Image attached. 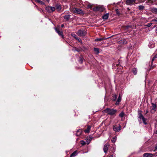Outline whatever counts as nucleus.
I'll list each match as a JSON object with an SVG mask.
<instances>
[{"label": "nucleus", "instance_id": "1", "mask_svg": "<svg viewBox=\"0 0 157 157\" xmlns=\"http://www.w3.org/2000/svg\"><path fill=\"white\" fill-rule=\"evenodd\" d=\"M117 112L116 109L107 108L103 111V113H107L109 115L113 116Z\"/></svg>", "mask_w": 157, "mask_h": 157}, {"label": "nucleus", "instance_id": "2", "mask_svg": "<svg viewBox=\"0 0 157 157\" xmlns=\"http://www.w3.org/2000/svg\"><path fill=\"white\" fill-rule=\"evenodd\" d=\"M72 11L73 13H76L78 14H82L83 13V11L80 9L73 8L72 9Z\"/></svg>", "mask_w": 157, "mask_h": 157}, {"label": "nucleus", "instance_id": "3", "mask_svg": "<svg viewBox=\"0 0 157 157\" xmlns=\"http://www.w3.org/2000/svg\"><path fill=\"white\" fill-rule=\"evenodd\" d=\"M77 34L79 36H84L86 34V32L84 30L80 29L78 30Z\"/></svg>", "mask_w": 157, "mask_h": 157}, {"label": "nucleus", "instance_id": "4", "mask_svg": "<svg viewBox=\"0 0 157 157\" xmlns=\"http://www.w3.org/2000/svg\"><path fill=\"white\" fill-rule=\"evenodd\" d=\"M45 9L48 13H51L55 10V8L53 6H48L46 7Z\"/></svg>", "mask_w": 157, "mask_h": 157}, {"label": "nucleus", "instance_id": "5", "mask_svg": "<svg viewBox=\"0 0 157 157\" xmlns=\"http://www.w3.org/2000/svg\"><path fill=\"white\" fill-rule=\"evenodd\" d=\"M93 10L94 11H99L100 12H103L104 10V8L103 7L98 6L93 8Z\"/></svg>", "mask_w": 157, "mask_h": 157}, {"label": "nucleus", "instance_id": "6", "mask_svg": "<svg viewBox=\"0 0 157 157\" xmlns=\"http://www.w3.org/2000/svg\"><path fill=\"white\" fill-rule=\"evenodd\" d=\"M55 29L59 36H61L62 38H63L64 36L63 35V33L62 31H60L59 28H55Z\"/></svg>", "mask_w": 157, "mask_h": 157}, {"label": "nucleus", "instance_id": "7", "mask_svg": "<svg viewBox=\"0 0 157 157\" xmlns=\"http://www.w3.org/2000/svg\"><path fill=\"white\" fill-rule=\"evenodd\" d=\"M109 144L108 143L106 144L103 147V151L105 153H107Z\"/></svg>", "mask_w": 157, "mask_h": 157}, {"label": "nucleus", "instance_id": "8", "mask_svg": "<svg viewBox=\"0 0 157 157\" xmlns=\"http://www.w3.org/2000/svg\"><path fill=\"white\" fill-rule=\"evenodd\" d=\"M121 127L119 125V126H117V125H114L113 126V129L114 131L116 132H119L121 130Z\"/></svg>", "mask_w": 157, "mask_h": 157}, {"label": "nucleus", "instance_id": "9", "mask_svg": "<svg viewBox=\"0 0 157 157\" xmlns=\"http://www.w3.org/2000/svg\"><path fill=\"white\" fill-rule=\"evenodd\" d=\"M136 0H127L126 3L128 5L133 4L135 2Z\"/></svg>", "mask_w": 157, "mask_h": 157}, {"label": "nucleus", "instance_id": "10", "mask_svg": "<svg viewBox=\"0 0 157 157\" xmlns=\"http://www.w3.org/2000/svg\"><path fill=\"white\" fill-rule=\"evenodd\" d=\"M121 98L120 96V95H119L118 99L116 102L115 105H118L119 104V102L121 101Z\"/></svg>", "mask_w": 157, "mask_h": 157}, {"label": "nucleus", "instance_id": "11", "mask_svg": "<svg viewBox=\"0 0 157 157\" xmlns=\"http://www.w3.org/2000/svg\"><path fill=\"white\" fill-rule=\"evenodd\" d=\"M153 154L151 153H144L143 155V157H152Z\"/></svg>", "mask_w": 157, "mask_h": 157}, {"label": "nucleus", "instance_id": "12", "mask_svg": "<svg viewBox=\"0 0 157 157\" xmlns=\"http://www.w3.org/2000/svg\"><path fill=\"white\" fill-rule=\"evenodd\" d=\"M91 127L90 125H88L87 128L84 130V132L85 133H89L90 132V130Z\"/></svg>", "mask_w": 157, "mask_h": 157}, {"label": "nucleus", "instance_id": "13", "mask_svg": "<svg viewBox=\"0 0 157 157\" xmlns=\"http://www.w3.org/2000/svg\"><path fill=\"white\" fill-rule=\"evenodd\" d=\"M109 17V14L108 13H106L102 16V18L104 20L107 19Z\"/></svg>", "mask_w": 157, "mask_h": 157}, {"label": "nucleus", "instance_id": "14", "mask_svg": "<svg viewBox=\"0 0 157 157\" xmlns=\"http://www.w3.org/2000/svg\"><path fill=\"white\" fill-rule=\"evenodd\" d=\"M116 150V148L114 146L112 148H111L109 152L110 153H114Z\"/></svg>", "mask_w": 157, "mask_h": 157}, {"label": "nucleus", "instance_id": "15", "mask_svg": "<svg viewBox=\"0 0 157 157\" xmlns=\"http://www.w3.org/2000/svg\"><path fill=\"white\" fill-rule=\"evenodd\" d=\"M132 72L134 75H136L137 74V70L136 68H133L132 70Z\"/></svg>", "mask_w": 157, "mask_h": 157}, {"label": "nucleus", "instance_id": "16", "mask_svg": "<svg viewBox=\"0 0 157 157\" xmlns=\"http://www.w3.org/2000/svg\"><path fill=\"white\" fill-rule=\"evenodd\" d=\"M63 18L66 21H68L70 18V15H66L63 17Z\"/></svg>", "mask_w": 157, "mask_h": 157}, {"label": "nucleus", "instance_id": "17", "mask_svg": "<svg viewBox=\"0 0 157 157\" xmlns=\"http://www.w3.org/2000/svg\"><path fill=\"white\" fill-rule=\"evenodd\" d=\"M82 132L81 130L79 129L77 131L76 135L77 136H79L81 134Z\"/></svg>", "mask_w": 157, "mask_h": 157}, {"label": "nucleus", "instance_id": "18", "mask_svg": "<svg viewBox=\"0 0 157 157\" xmlns=\"http://www.w3.org/2000/svg\"><path fill=\"white\" fill-rule=\"evenodd\" d=\"M77 155V152L76 151H74L70 155V157H74Z\"/></svg>", "mask_w": 157, "mask_h": 157}, {"label": "nucleus", "instance_id": "19", "mask_svg": "<svg viewBox=\"0 0 157 157\" xmlns=\"http://www.w3.org/2000/svg\"><path fill=\"white\" fill-rule=\"evenodd\" d=\"M71 36L77 40L78 37L77 36V35L75 34L74 33H72L71 34Z\"/></svg>", "mask_w": 157, "mask_h": 157}, {"label": "nucleus", "instance_id": "20", "mask_svg": "<svg viewBox=\"0 0 157 157\" xmlns=\"http://www.w3.org/2000/svg\"><path fill=\"white\" fill-rule=\"evenodd\" d=\"M138 9L139 10H142L144 8V6L142 5H140L138 6Z\"/></svg>", "mask_w": 157, "mask_h": 157}, {"label": "nucleus", "instance_id": "21", "mask_svg": "<svg viewBox=\"0 0 157 157\" xmlns=\"http://www.w3.org/2000/svg\"><path fill=\"white\" fill-rule=\"evenodd\" d=\"M151 104L152 105V109L155 111L156 109V105L155 104H154L153 103H152Z\"/></svg>", "mask_w": 157, "mask_h": 157}, {"label": "nucleus", "instance_id": "22", "mask_svg": "<svg viewBox=\"0 0 157 157\" xmlns=\"http://www.w3.org/2000/svg\"><path fill=\"white\" fill-rule=\"evenodd\" d=\"M117 95L116 94H114L112 96V100L114 101L116 100L117 98Z\"/></svg>", "mask_w": 157, "mask_h": 157}, {"label": "nucleus", "instance_id": "23", "mask_svg": "<svg viewBox=\"0 0 157 157\" xmlns=\"http://www.w3.org/2000/svg\"><path fill=\"white\" fill-rule=\"evenodd\" d=\"M94 50L96 54H98L100 52L99 48H94Z\"/></svg>", "mask_w": 157, "mask_h": 157}, {"label": "nucleus", "instance_id": "24", "mask_svg": "<svg viewBox=\"0 0 157 157\" xmlns=\"http://www.w3.org/2000/svg\"><path fill=\"white\" fill-rule=\"evenodd\" d=\"M125 114L123 111L121 112L119 114V116L121 117H123Z\"/></svg>", "mask_w": 157, "mask_h": 157}, {"label": "nucleus", "instance_id": "25", "mask_svg": "<svg viewBox=\"0 0 157 157\" xmlns=\"http://www.w3.org/2000/svg\"><path fill=\"white\" fill-rule=\"evenodd\" d=\"M117 137L116 136L114 137L111 140L113 143H114L116 141Z\"/></svg>", "mask_w": 157, "mask_h": 157}, {"label": "nucleus", "instance_id": "26", "mask_svg": "<svg viewBox=\"0 0 157 157\" xmlns=\"http://www.w3.org/2000/svg\"><path fill=\"white\" fill-rule=\"evenodd\" d=\"M79 59L78 60V62L82 64V63L83 61V59L81 57H79Z\"/></svg>", "mask_w": 157, "mask_h": 157}, {"label": "nucleus", "instance_id": "27", "mask_svg": "<svg viewBox=\"0 0 157 157\" xmlns=\"http://www.w3.org/2000/svg\"><path fill=\"white\" fill-rule=\"evenodd\" d=\"M151 11L153 12H154L155 13H156L157 12V8H153L152 9Z\"/></svg>", "mask_w": 157, "mask_h": 157}, {"label": "nucleus", "instance_id": "28", "mask_svg": "<svg viewBox=\"0 0 157 157\" xmlns=\"http://www.w3.org/2000/svg\"><path fill=\"white\" fill-rule=\"evenodd\" d=\"M148 46L149 47H150L151 48H153L154 47V44H151V43H149L148 44Z\"/></svg>", "mask_w": 157, "mask_h": 157}, {"label": "nucleus", "instance_id": "29", "mask_svg": "<svg viewBox=\"0 0 157 157\" xmlns=\"http://www.w3.org/2000/svg\"><path fill=\"white\" fill-rule=\"evenodd\" d=\"M138 117L140 119H142V120L143 119H144V118H145L143 116V115L138 116Z\"/></svg>", "mask_w": 157, "mask_h": 157}, {"label": "nucleus", "instance_id": "30", "mask_svg": "<svg viewBox=\"0 0 157 157\" xmlns=\"http://www.w3.org/2000/svg\"><path fill=\"white\" fill-rule=\"evenodd\" d=\"M102 41V39H101V38H97L95 39V41Z\"/></svg>", "mask_w": 157, "mask_h": 157}, {"label": "nucleus", "instance_id": "31", "mask_svg": "<svg viewBox=\"0 0 157 157\" xmlns=\"http://www.w3.org/2000/svg\"><path fill=\"white\" fill-rule=\"evenodd\" d=\"M152 23H149L147 24V25H145V26H147L149 27L152 25Z\"/></svg>", "mask_w": 157, "mask_h": 157}, {"label": "nucleus", "instance_id": "32", "mask_svg": "<svg viewBox=\"0 0 157 157\" xmlns=\"http://www.w3.org/2000/svg\"><path fill=\"white\" fill-rule=\"evenodd\" d=\"M76 40H77L79 42H80L81 43V44H82V41L80 38H79L78 37Z\"/></svg>", "mask_w": 157, "mask_h": 157}, {"label": "nucleus", "instance_id": "33", "mask_svg": "<svg viewBox=\"0 0 157 157\" xmlns=\"http://www.w3.org/2000/svg\"><path fill=\"white\" fill-rule=\"evenodd\" d=\"M81 144L82 145H84L85 144V142L83 140H82L81 141Z\"/></svg>", "mask_w": 157, "mask_h": 157}, {"label": "nucleus", "instance_id": "34", "mask_svg": "<svg viewBox=\"0 0 157 157\" xmlns=\"http://www.w3.org/2000/svg\"><path fill=\"white\" fill-rule=\"evenodd\" d=\"M88 8H91L92 7V5L90 3H89L87 6Z\"/></svg>", "mask_w": 157, "mask_h": 157}, {"label": "nucleus", "instance_id": "35", "mask_svg": "<svg viewBox=\"0 0 157 157\" xmlns=\"http://www.w3.org/2000/svg\"><path fill=\"white\" fill-rule=\"evenodd\" d=\"M138 116H140V115H142V113H141V111H140V110H138Z\"/></svg>", "mask_w": 157, "mask_h": 157}, {"label": "nucleus", "instance_id": "36", "mask_svg": "<svg viewBox=\"0 0 157 157\" xmlns=\"http://www.w3.org/2000/svg\"><path fill=\"white\" fill-rule=\"evenodd\" d=\"M74 49H74V51H77L78 52H80V50L79 49H77V48H76L75 47L74 48Z\"/></svg>", "mask_w": 157, "mask_h": 157}, {"label": "nucleus", "instance_id": "37", "mask_svg": "<svg viewBox=\"0 0 157 157\" xmlns=\"http://www.w3.org/2000/svg\"><path fill=\"white\" fill-rule=\"evenodd\" d=\"M143 120V123L145 124H147V123L146 122V118H144V119H143L142 120Z\"/></svg>", "mask_w": 157, "mask_h": 157}, {"label": "nucleus", "instance_id": "38", "mask_svg": "<svg viewBox=\"0 0 157 157\" xmlns=\"http://www.w3.org/2000/svg\"><path fill=\"white\" fill-rule=\"evenodd\" d=\"M110 37H107V38L103 37V38H101V39H102V40H105L109 38Z\"/></svg>", "mask_w": 157, "mask_h": 157}, {"label": "nucleus", "instance_id": "39", "mask_svg": "<svg viewBox=\"0 0 157 157\" xmlns=\"http://www.w3.org/2000/svg\"><path fill=\"white\" fill-rule=\"evenodd\" d=\"M39 3H40L41 5H44V3L41 1H40Z\"/></svg>", "mask_w": 157, "mask_h": 157}, {"label": "nucleus", "instance_id": "40", "mask_svg": "<svg viewBox=\"0 0 157 157\" xmlns=\"http://www.w3.org/2000/svg\"><path fill=\"white\" fill-rule=\"evenodd\" d=\"M57 9H58L61 10V6H60V5H59V6H57Z\"/></svg>", "mask_w": 157, "mask_h": 157}, {"label": "nucleus", "instance_id": "41", "mask_svg": "<svg viewBox=\"0 0 157 157\" xmlns=\"http://www.w3.org/2000/svg\"><path fill=\"white\" fill-rule=\"evenodd\" d=\"M155 58L154 57L153 58L152 60H151V63H152L153 61L155 59Z\"/></svg>", "mask_w": 157, "mask_h": 157}, {"label": "nucleus", "instance_id": "42", "mask_svg": "<svg viewBox=\"0 0 157 157\" xmlns=\"http://www.w3.org/2000/svg\"><path fill=\"white\" fill-rule=\"evenodd\" d=\"M152 21H155L156 22H157V18H156V19H153L152 20Z\"/></svg>", "mask_w": 157, "mask_h": 157}, {"label": "nucleus", "instance_id": "43", "mask_svg": "<svg viewBox=\"0 0 157 157\" xmlns=\"http://www.w3.org/2000/svg\"><path fill=\"white\" fill-rule=\"evenodd\" d=\"M35 1L38 3H39L40 1V0H35Z\"/></svg>", "mask_w": 157, "mask_h": 157}, {"label": "nucleus", "instance_id": "44", "mask_svg": "<svg viewBox=\"0 0 157 157\" xmlns=\"http://www.w3.org/2000/svg\"><path fill=\"white\" fill-rule=\"evenodd\" d=\"M37 10L39 11H40V12H41V11H42V10H40V9H39L37 7Z\"/></svg>", "mask_w": 157, "mask_h": 157}, {"label": "nucleus", "instance_id": "45", "mask_svg": "<svg viewBox=\"0 0 157 157\" xmlns=\"http://www.w3.org/2000/svg\"><path fill=\"white\" fill-rule=\"evenodd\" d=\"M155 59L157 58V55H156L154 56Z\"/></svg>", "mask_w": 157, "mask_h": 157}, {"label": "nucleus", "instance_id": "46", "mask_svg": "<svg viewBox=\"0 0 157 157\" xmlns=\"http://www.w3.org/2000/svg\"><path fill=\"white\" fill-rule=\"evenodd\" d=\"M155 32L156 33H157V27L156 28V29L155 30Z\"/></svg>", "mask_w": 157, "mask_h": 157}, {"label": "nucleus", "instance_id": "47", "mask_svg": "<svg viewBox=\"0 0 157 157\" xmlns=\"http://www.w3.org/2000/svg\"><path fill=\"white\" fill-rule=\"evenodd\" d=\"M155 150H157V146H156L155 147Z\"/></svg>", "mask_w": 157, "mask_h": 157}, {"label": "nucleus", "instance_id": "48", "mask_svg": "<svg viewBox=\"0 0 157 157\" xmlns=\"http://www.w3.org/2000/svg\"><path fill=\"white\" fill-rule=\"evenodd\" d=\"M109 157H113V155H111L110 156H109Z\"/></svg>", "mask_w": 157, "mask_h": 157}, {"label": "nucleus", "instance_id": "49", "mask_svg": "<svg viewBox=\"0 0 157 157\" xmlns=\"http://www.w3.org/2000/svg\"><path fill=\"white\" fill-rule=\"evenodd\" d=\"M63 26H64V25L63 24H62L61 25V27H63Z\"/></svg>", "mask_w": 157, "mask_h": 157}, {"label": "nucleus", "instance_id": "50", "mask_svg": "<svg viewBox=\"0 0 157 157\" xmlns=\"http://www.w3.org/2000/svg\"><path fill=\"white\" fill-rule=\"evenodd\" d=\"M148 113V110H146V113Z\"/></svg>", "mask_w": 157, "mask_h": 157}, {"label": "nucleus", "instance_id": "51", "mask_svg": "<svg viewBox=\"0 0 157 157\" xmlns=\"http://www.w3.org/2000/svg\"><path fill=\"white\" fill-rule=\"evenodd\" d=\"M155 133H156V134H157V131H156V132H155Z\"/></svg>", "mask_w": 157, "mask_h": 157}, {"label": "nucleus", "instance_id": "52", "mask_svg": "<svg viewBox=\"0 0 157 157\" xmlns=\"http://www.w3.org/2000/svg\"><path fill=\"white\" fill-rule=\"evenodd\" d=\"M125 42H126V41H125Z\"/></svg>", "mask_w": 157, "mask_h": 157}]
</instances>
